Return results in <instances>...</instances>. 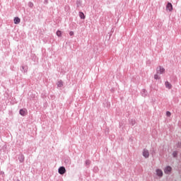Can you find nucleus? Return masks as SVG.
<instances>
[{
    "label": "nucleus",
    "mask_w": 181,
    "mask_h": 181,
    "mask_svg": "<svg viewBox=\"0 0 181 181\" xmlns=\"http://www.w3.org/2000/svg\"><path fill=\"white\" fill-rule=\"evenodd\" d=\"M171 172H172V167H170V165H168L165 168L164 173H165V175H170Z\"/></svg>",
    "instance_id": "1"
},
{
    "label": "nucleus",
    "mask_w": 181,
    "mask_h": 181,
    "mask_svg": "<svg viewBox=\"0 0 181 181\" xmlns=\"http://www.w3.org/2000/svg\"><path fill=\"white\" fill-rule=\"evenodd\" d=\"M58 173H59V175H64V173H66V168H64V166L59 167L58 169Z\"/></svg>",
    "instance_id": "2"
},
{
    "label": "nucleus",
    "mask_w": 181,
    "mask_h": 181,
    "mask_svg": "<svg viewBox=\"0 0 181 181\" xmlns=\"http://www.w3.org/2000/svg\"><path fill=\"white\" fill-rule=\"evenodd\" d=\"M166 11H169V12H172L173 11V6L172 5V3L168 2L166 5Z\"/></svg>",
    "instance_id": "3"
},
{
    "label": "nucleus",
    "mask_w": 181,
    "mask_h": 181,
    "mask_svg": "<svg viewBox=\"0 0 181 181\" xmlns=\"http://www.w3.org/2000/svg\"><path fill=\"white\" fill-rule=\"evenodd\" d=\"M64 163H65L66 166H70V165H71V160H70V158L69 157L65 158L64 159Z\"/></svg>",
    "instance_id": "4"
},
{
    "label": "nucleus",
    "mask_w": 181,
    "mask_h": 181,
    "mask_svg": "<svg viewBox=\"0 0 181 181\" xmlns=\"http://www.w3.org/2000/svg\"><path fill=\"white\" fill-rule=\"evenodd\" d=\"M156 71L157 74H163V73H165V68L162 66L158 67Z\"/></svg>",
    "instance_id": "5"
},
{
    "label": "nucleus",
    "mask_w": 181,
    "mask_h": 181,
    "mask_svg": "<svg viewBox=\"0 0 181 181\" xmlns=\"http://www.w3.org/2000/svg\"><path fill=\"white\" fill-rule=\"evenodd\" d=\"M156 175L159 177H162V176H163V171H162V170H160V169H157L156 170Z\"/></svg>",
    "instance_id": "6"
},
{
    "label": "nucleus",
    "mask_w": 181,
    "mask_h": 181,
    "mask_svg": "<svg viewBox=\"0 0 181 181\" xmlns=\"http://www.w3.org/2000/svg\"><path fill=\"white\" fill-rule=\"evenodd\" d=\"M143 156L146 158H149V151L144 149L143 151Z\"/></svg>",
    "instance_id": "7"
},
{
    "label": "nucleus",
    "mask_w": 181,
    "mask_h": 181,
    "mask_svg": "<svg viewBox=\"0 0 181 181\" xmlns=\"http://www.w3.org/2000/svg\"><path fill=\"white\" fill-rule=\"evenodd\" d=\"M18 160L20 163H23V162H25V156H23V154H21L18 156Z\"/></svg>",
    "instance_id": "8"
},
{
    "label": "nucleus",
    "mask_w": 181,
    "mask_h": 181,
    "mask_svg": "<svg viewBox=\"0 0 181 181\" xmlns=\"http://www.w3.org/2000/svg\"><path fill=\"white\" fill-rule=\"evenodd\" d=\"M13 23H15V25L21 23V18H19V17H15L13 19Z\"/></svg>",
    "instance_id": "9"
},
{
    "label": "nucleus",
    "mask_w": 181,
    "mask_h": 181,
    "mask_svg": "<svg viewBox=\"0 0 181 181\" xmlns=\"http://www.w3.org/2000/svg\"><path fill=\"white\" fill-rule=\"evenodd\" d=\"M21 70L23 73H28V66H22Z\"/></svg>",
    "instance_id": "10"
},
{
    "label": "nucleus",
    "mask_w": 181,
    "mask_h": 181,
    "mask_svg": "<svg viewBox=\"0 0 181 181\" xmlns=\"http://www.w3.org/2000/svg\"><path fill=\"white\" fill-rule=\"evenodd\" d=\"M165 86L166 87V88H168V90L172 89V84H170V83H169V81H165Z\"/></svg>",
    "instance_id": "11"
},
{
    "label": "nucleus",
    "mask_w": 181,
    "mask_h": 181,
    "mask_svg": "<svg viewBox=\"0 0 181 181\" xmlns=\"http://www.w3.org/2000/svg\"><path fill=\"white\" fill-rule=\"evenodd\" d=\"M141 94L142 97H146V95H148V91L146 90V89H142Z\"/></svg>",
    "instance_id": "12"
},
{
    "label": "nucleus",
    "mask_w": 181,
    "mask_h": 181,
    "mask_svg": "<svg viewBox=\"0 0 181 181\" xmlns=\"http://www.w3.org/2000/svg\"><path fill=\"white\" fill-rule=\"evenodd\" d=\"M19 114L20 115H21L22 117H25V115H26V110H23V109H21L19 110Z\"/></svg>",
    "instance_id": "13"
},
{
    "label": "nucleus",
    "mask_w": 181,
    "mask_h": 181,
    "mask_svg": "<svg viewBox=\"0 0 181 181\" xmlns=\"http://www.w3.org/2000/svg\"><path fill=\"white\" fill-rule=\"evenodd\" d=\"M129 122L130 125H132V127H134V125H135V124H136V122L134 119H129Z\"/></svg>",
    "instance_id": "14"
},
{
    "label": "nucleus",
    "mask_w": 181,
    "mask_h": 181,
    "mask_svg": "<svg viewBox=\"0 0 181 181\" xmlns=\"http://www.w3.org/2000/svg\"><path fill=\"white\" fill-rule=\"evenodd\" d=\"M79 18H81V19H86V15H84L83 11H79Z\"/></svg>",
    "instance_id": "15"
},
{
    "label": "nucleus",
    "mask_w": 181,
    "mask_h": 181,
    "mask_svg": "<svg viewBox=\"0 0 181 181\" xmlns=\"http://www.w3.org/2000/svg\"><path fill=\"white\" fill-rule=\"evenodd\" d=\"M85 165H86V166H87V168H88V166H90V165H91V160H86L85 161Z\"/></svg>",
    "instance_id": "16"
},
{
    "label": "nucleus",
    "mask_w": 181,
    "mask_h": 181,
    "mask_svg": "<svg viewBox=\"0 0 181 181\" xmlns=\"http://www.w3.org/2000/svg\"><path fill=\"white\" fill-rule=\"evenodd\" d=\"M76 6H77V8H80V6H81V0L76 1Z\"/></svg>",
    "instance_id": "17"
},
{
    "label": "nucleus",
    "mask_w": 181,
    "mask_h": 181,
    "mask_svg": "<svg viewBox=\"0 0 181 181\" xmlns=\"http://www.w3.org/2000/svg\"><path fill=\"white\" fill-rule=\"evenodd\" d=\"M57 36H58V37H62V31L57 30Z\"/></svg>",
    "instance_id": "18"
},
{
    "label": "nucleus",
    "mask_w": 181,
    "mask_h": 181,
    "mask_svg": "<svg viewBox=\"0 0 181 181\" xmlns=\"http://www.w3.org/2000/svg\"><path fill=\"white\" fill-rule=\"evenodd\" d=\"M57 86L58 87H63V81H58Z\"/></svg>",
    "instance_id": "19"
},
{
    "label": "nucleus",
    "mask_w": 181,
    "mask_h": 181,
    "mask_svg": "<svg viewBox=\"0 0 181 181\" xmlns=\"http://www.w3.org/2000/svg\"><path fill=\"white\" fill-rule=\"evenodd\" d=\"M28 6L29 8H33L34 6L33 2L32 1L28 2Z\"/></svg>",
    "instance_id": "20"
},
{
    "label": "nucleus",
    "mask_w": 181,
    "mask_h": 181,
    "mask_svg": "<svg viewBox=\"0 0 181 181\" xmlns=\"http://www.w3.org/2000/svg\"><path fill=\"white\" fill-rule=\"evenodd\" d=\"M173 158H177V151H173Z\"/></svg>",
    "instance_id": "21"
},
{
    "label": "nucleus",
    "mask_w": 181,
    "mask_h": 181,
    "mask_svg": "<svg viewBox=\"0 0 181 181\" xmlns=\"http://www.w3.org/2000/svg\"><path fill=\"white\" fill-rule=\"evenodd\" d=\"M176 146H177V148H180V149H181V142H177V144H176Z\"/></svg>",
    "instance_id": "22"
},
{
    "label": "nucleus",
    "mask_w": 181,
    "mask_h": 181,
    "mask_svg": "<svg viewBox=\"0 0 181 181\" xmlns=\"http://www.w3.org/2000/svg\"><path fill=\"white\" fill-rule=\"evenodd\" d=\"M154 78H155V80H159V75H158V74H155L154 75Z\"/></svg>",
    "instance_id": "23"
},
{
    "label": "nucleus",
    "mask_w": 181,
    "mask_h": 181,
    "mask_svg": "<svg viewBox=\"0 0 181 181\" xmlns=\"http://www.w3.org/2000/svg\"><path fill=\"white\" fill-rule=\"evenodd\" d=\"M170 115H172V113L170 111H167L166 112V116L167 117H170Z\"/></svg>",
    "instance_id": "24"
},
{
    "label": "nucleus",
    "mask_w": 181,
    "mask_h": 181,
    "mask_svg": "<svg viewBox=\"0 0 181 181\" xmlns=\"http://www.w3.org/2000/svg\"><path fill=\"white\" fill-rule=\"evenodd\" d=\"M44 4L45 5H47L49 4V0H45Z\"/></svg>",
    "instance_id": "25"
},
{
    "label": "nucleus",
    "mask_w": 181,
    "mask_h": 181,
    "mask_svg": "<svg viewBox=\"0 0 181 181\" xmlns=\"http://www.w3.org/2000/svg\"><path fill=\"white\" fill-rule=\"evenodd\" d=\"M74 35V32L71 31V32L69 33V35H70V36H73Z\"/></svg>",
    "instance_id": "26"
},
{
    "label": "nucleus",
    "mask_w": 181,
    "mask_h": 181,
    "mask_svg": "<svg viewBox=\"0 0 181 181\" xmlns=\"http://www.w3.org/2000/svg\"><path fill=\"white\" fill-rule=\"evenodd\" d=\"M1 175H5V173L4 171H1Z\"/></svg>",
    "instance_id": "27"
},
{
    "label": "nucleus",
    "mask_w": 181,
    "mask_h": 181,
    "mask_svg": "<svg viewBox=\"0 0 181 181\" xmlns=\"http://www.w3.org/2000/svg\"><path fill=\"white\" fill-rule=\"evenodd\" d=\"M16 181H21V180H19V179H17V180H16Z\"/></svg>",
    "instance_id": "28"
}]
</instances>
